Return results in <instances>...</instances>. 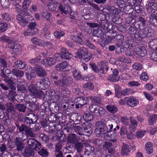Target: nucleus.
<instances>
[{"label": "nucleus", "instance_id": "nucleus-1", "mask_svg": "<svg viewBox=\"0 0 157 157\" xmlns=\"http://www.w3.org/2000/svg\"><path fill=\"white\" fill-rule=\"evenodd\" d=\"M96 125L97 127L95 130V132L97 136H101L107 130L105 121H98Z\"/></svg>", "mask_w": 157, "mask_h": 157}, {"label": "nucleus", "instance_id": "nucleus-2", "mask_svg": "<svg viewBox=\"0 0 157 157\" xmlns=\"http://www.w3.org/2000/svg\"><path fill=\"white\" fill-rule=\"evenodd\" d=\"M90 112L97 116H100L104 114V110L100 106L94 103L90 104L89 107Z\"/></svg>", "mask_w": 157, "mask_h": 157}, {"label": "nucleus", "instance_id": "nucleus-3", "mask_svg": "<svg viewBox=\"0 0 157 157\" xmlns=\"http://www.w3.org/2000/svg\"><path fill=\"white\" fill-rule=\"evenodd\" d=\"M26 116L28 117L24 118V121L25 123L29 125L34 124L38 119L37 115L33 113H27Z\"/></svg>", "mask_w": 157, "mask_h": 157}, {"label": "nucleus", "instance_id": "nucleus-4", "mask_svg": "<svg viewBox=\"0 0 157 157\" xmlns=\"http://www.w3.org/2000/svg\"><path fill=\"white\" fill-rule=\"evenodd\" d=\"M27 145L29 147L36 151L41 147L40 144L33 138L30 139L28 140Z\"/></svg>", "mask_w": 157, "mask_h": 157}, {"label": "nucleus", "instance_id": "nucleus-5", "mask_svg": "<svg viewBox=\"0 0 157 157\" xmlns=\"http://www.w3.org/2000/svg\"><path fill=\"white\" fill-rule=\"evenodd\" d=\"M74 103L76 104V107L78 108L86 104L88 101V98L86 97L76 98L74 99Z\"/></svg>", "mask_w": 157, "mask_h": 157}, {"label": "nucleus", "instance_id": "nucleus-6", "mask_svg": "<svg viewBox=\"0 0 157 157\" xmlns=\"http://www.w3.org/2000/svg\"><path fill=\"white\" fill-rule=\"evenodd\" d=\"M50 84L49 79L45 78L40 80L39 82H37L36 85L38 87L43 89L47 88Z\"/></svg>", "mask_w": 157, "mask_h": 157}, {"label": "nucleus", "instance_id": "nucleus-7", "mask_svg": "<svg viewBox=\"0 0 157 157\" xmlns=\"http://www.w3.org/2000/svg\"><path fill=\"white\" fill-rule=\"evenodd\" d=\"M79 51L84 55L82 59L85 62H87L92 58L91 54L88 53V51L86 48L84 47L81 48H80Z\"/></svg>", "mask_w": 157, "mask_h": 157}, {"label": "nucleus", "instance_id": "nucleus-8", "mask_svg": "<svg viewBox=\"0 0 157 157\" xmlns=\"http://www.w3.org/2000/svg\"><path fill=\"white\" fill-rule=\"evenodd\" d=\"M59 9L62 14H66L68 13H70L71 12V7L67 4H65L63 6L59 3Z\"/></svg>", "mask_w": 157, "mask_h": 157}, {"label": "nucleus", "instance_id": "nucleus-9", "mask_svg": "<svg viewBox=\"0 0 157 157\" xmlns=\"http://www.w3.org/2000/svg\"><path fill=\"white\" fill-rule=\"evenodd\" d=\"M151 16L153 18H150L149 21L150 23L155 26H157V9L153 10L151 12Z\"/></svg>", "mask_w": 157, "mask_h": 157}, {"label": "nucleus", "instance_id": "nucleus-10", "mask_svg": "<svg viewBox=\"0 0 157 157\" xmlns=\"http://www.w3.org/2000/svg\"><path fill=\"white\" fill-rule=\"evenodd\" d=\"M17 90L25 91L26 90V86L27 83L26 81L23 79H21L17 82Z\"/></svg>", "mask_w": 157, "mask_h": 157}, {"label": "nucleus", "instance_id": "nucleus-11", "mask_svg": "<svg viewBox=\"0 0 157 157\" xmlns=\"http://www.w3.org/2000/svg\"><path fill=\"white\" fill-rule=\"evenodd\" d=\"M126 103L128 106L134 107L138 103V101L135 98L133 97H127Z\"/></svg>", "mask_w": 157, "mask_h": 157}, {"label": "nucleus", "instance_id": "nucleus-12", "mask_svg": "<svg viewBox=\"0 0 157 157\" xmlns=\"http://www.w3.org/2000/svg\"><path fill=\"white\" fill-rule=\"evenodd\" d=\"M61 58L62 59H69L71 58L72 55L65 48H62L61 50Z\"/></svg>", "mask_w": 157, "mask_h": 157}, {"label": "nucleus", "instance_id": "nucleus-13", "mask_svg": "<svg viewBox=\"0 0 157 157\" xmlns=\"http://www.w3.org/2000/svg\"><path fill=\"white\" fill-rule=\"evenodd\" d=\"M31 41L33 44L42 47L47 46L50 44L49 42L44 41L36 37L32 38Z\"/></svg>", "mask_w": 157, "mask_h": 157}, {"label": "nucleus", "instance_id": "nucleus-14", "mask_svg": "<svg viewBox=\"0 0 157 157\" xmlns=\"http://www.w3.org/2000/svg\"><path fill=\"white\" fill-rule=\"evenodd\" d=\"M16 19L18 23L22 26H25L28 24L26 18L21 14H18L16 16Z\"/></svg>", "mask_w": 157, "mask_h": 157}, {"label": "nucleus", "instance_id": "nucleus-15", "mask_svg": "<svg viewBox=\"0 0 157 157\" xmlns=\"http://www.w3.org/2000/svg\"><path fill=\"white\" fill-rule=\"evenodd\" d=\"M68 63L67 62H64L57 64L56 68L58 71H66L68 70Z\"/></svg>", "mask_w": 157, "mask_h": 157}, {"label": "nucleus", "instance_id": "nucleus-16", "mask_svg": "<svg viewBox=\"0 0 157 157\" xmlns=\"http://www.w3.org/2000/svg\"><path fill=\"white\" fill-rule=\"evenodd\" d=\"M119 45L125 48H128L130 44L124 41V37L121 34H118V46Z\"/></svg>", "mask_w": 157, "mask_h": 157}, {"label": "nucleus", "instance_id": "nucleus-17", "mask_svg": "<svg viewBox=\"0 0 157 157\" xmlns=\"http://www.w3.org/2000/svg\"><path fill=\"white\" fill-rule=\"evenodd\" d=\"M26 66V63L21 60L16 61L13 65L14 68L20 69L24 68Z\"/></svg>", "mask_w": 157, "mask_h": 157}, {"label": "nucleus", "instance_id": "nucleus-18", "mask_svg": "<svg viewBox=\"0 0 157 157\" xmlns=\"http://www.w3.org/2000/svg\"><path fill=\"white\" fill-rule=\"evenodd\" d=\"M146 31L145 29L141 30L135 35V38L138 40H140L147 36Z\"/></svg>", "mask_w": 157, "mask_h": 157}, {"label": "nucleus", "instance_id": "nucleus-19", "mask_svg": "<svg viewBox=\"0 0 157 157\" xmlns=\"http://www.w3.org/2000/svg\"><path fill=\"white\" fill-rule=\"evenodd\" d=\"M136 53L141 57L145 56L147 54V50L144 47H140L136 49Z\"/></svg>", "mask_w": 157, "mask_h": 157}, {"label": "nucleus", "instance_id": "nucleus-20", "mask_svg": "<svg viewBox=\"0 0 157 157\" xmlns=\"http://www.w3.org/2000/svg\"><path fill=\"white\" fill-rule=\"evenodd\" d=\"M56 63V60L53 58L47 57L43 61L44 63L46 66H51L54 64Z\"/></svg>", "mask_w": 157, "mask_h": 157}, {"label": "nucleus", "instance_id": "nucleus-21", "mask_svg": "<svg viewBox=\"0 0 157 157\" xmlns=\"http://www.w3.org/2000/svg\"><path fill=\"white\" fill-rule=\"evenodd\" d=\"M37 74L40 77H44L46 75V71L40 66H38L35 68Z\"/></svg>", "mask_w": 157, "mask_h": 157}, {"label": "nucleus", "instance_id": "nucleus-22", "mask_svg": "<svg viewBox=\"0 0 157 157\" xmlns=\"http://www.w3.org/2000/svg\"><path fill=\"white\" fill-rule=\"evenodd\" d=\"M70 93V90L67 89H66L64 90H63L61 91V92H59V93H57L56 96L55 97V99L57 100H59L60 97L62 96H65L67 94H69Z\"/></svg>", "mask_w": 157, "mask_h": 157}, {"label": "nucleus", "instance_id": "nucleus-23", "mask_svg": "<svg viewBox=\"0 0 157 157\" xmlns=\"http://www.w3.org/2000/svg\"><path fill=\"white\" fill-rule=\"evenodd\" d=\"M82 35L81 33H78L77 36H72L71 38L72 40L75 41L77 43L79 44H83L84 41L82 39Z\"/></svg>", "mask_w": 157, "mask_h": 157}, {"label": "nucleus", "instance_id": "nucleus-24", "mask_svg": "<svg viewBox=\"0 0 157 157\" xmlns=\"http://www.w3.org/2000/svg\"><path fill=\"white\" fill-rule=\"evenodd\" d=\"M15 143L17 146V150L18 151L21 150L24 147V144L21 141L20 137H17L15 140Z\"/></svg>", "mask_w": 157, "mask_h": 157}, {"label": "nucleus", "instance_id": "nucleus-25", "mask_svg": "<svg viewBox=\"0 0 157 157\" xmlns=\"http://www.w3.org/2000/svg\"><path fill=\"white\" fill-rule=\"evenodd\" d=\"M51 1L47 5L49 10L52 11H54L56 9V6H55V3H58L59 0H49Z\"/></svg>", "mask_w": 157, "mask_h": 157}, {"label": "nucleus", "instance_id": "nucleus-26", "mask_svg": "<svg viewBox=\"0 0 157 157\" xmlns=\"http://www.w3.org/2000/svg\"><path fill=\"white\" fill-rule=\"evenodd\" d=\"M123 144V145L122 147V149L121 151V154L122 155H128L129 154L130 149L128 145L124 143Z\"/></svg>", "mask_w": 157, "mask_h": 157}, {"label": "nucleus", "instance_id": "nucleus-27", "mask_svg": "<svg viewBox=\"0 0 157 157\" xmlns=\"http://www.w3.org/2000/svg\"><path fill=\"white\" fill-rule=\"evenodd\" d=\"M38 31L37 29H29L24 31V34L25 36H27L34 35L38 33Z\"/></svg>", "mask_w": 157, "mask_h": 157}, {"label": "nucleus", "instance_id": "nucleus-28", "mask_svg": "<svg viewBox=\"0 0 157 157\" xmlns=\"http://www.w3.org/2000/svg\"><path fill=\"white\" fill-rule=\"evenodd\" d=\"M147 11L149 13L151 11L152 12L153 10L157 9V3L154 2L148 3L147 7Z\"/></svg>", "mask_w": 157, "mask_h": 157}, {"label": "nucleus", "instance_id": "nucleus-29", "mask_svg": "<svg viewBox=\"0 0 157 157\" xmlns=\"http://www.w3.org/2000/svg\"><path fill=\"white\" fill-rule=\"evenodd\" d=\"M22 153L23 155L26 157H29L34 155L33 151L27 148H25L22 152Z\"/></svg>", "mask_w": 157, "mask_h": 157}, {"label": "nucleus", "instance_id": "nucleus-30", "mask_svg": "<svg viewBox=\"0 0 157 157\" xmlns=\"http://www.w3.org/2000/svg\"><path fill=\"white\" fill-rule=\"evenodd\" d=\"M118 75V71L116 69H114L113 72V75L112 76H109L108 77L109 80L113 82L117 81Z\"/></svg>", "mask_w": 157, "mask_h": 157}, {"label": "nucleus", "instance_id": "nucleus-31", "mask_svg": "<svg viewBox=\"0 0 157 157\" xmlns=\"http://www.w3.org/2000/svg\"><path fill=\"white\" fill-rule=\"evenodd\" d=\"M6 110L8 113H12L13 114H15L16 111L14 107V105L10 103L6 104Z\"/></svg>", "mask_w": 157, "mask_h": 157}, {"label": "nucleus", "instance_id": "nucleus-32", "mask_svg": "<svg viewBox=\"0 0 157 157\" xmlns=\"http://www.w3.org/2000/svg\"><path fill=\"white\" fill-rule=\"evenodd\" d=\"M13 74L17 77H22L24 75L23 71L13 69L12 70Z\"/></svg>", "mask_w": 157, "mask_h": 157}, {"label": "nucleus", "instance_id": "nucleus-33", "mask_svg": "<svg viewBox=\"0 0 157 157\" xmlns=\"http://www.w3.org/2000/svg\"><path fill=\"white\" fill-rule=\"evenodd\" d=\"M41 16L43 18L49 21H50L52 18L51 13L46 11L43 12L41 13Z\"/></svg>", "mask_w": 157, "mask_h": 157}, {"label": "nucleus", "instance_id": "nucleus-34", "mask_svg": "<svg viewBox=\"0 0 157 157\" xmlns=\"http://www.w3.org/2000/svg\"><path fill=\"white\" fill-rule=\"evenodd\" d=\"M10 48L15 53L21 50L20 44L16 43L12 44Z\"/></svg>", "mask_w": 157, "mask_h": 157}, {"label": "nucleus", "instance_id": "nucleus-35", "mask_svg": "<svg viewBox=\"0 0 157 157\" xmlns=\"http://www.w3.org/2000/svg\"><path fill=\"white\" fill-rule=\"evenodd\" d=\"M94 148L91 146L88 145L86 147L84 153L86 155H89L91 153H93Z\"/></svg>", "mask_w": 157, "mask_h": 157}, {"label": "nucleus", "instance_id": "nucleus-36", "mask_svg": "<svg viewBox=\"0 0 157 157\" xmlns=\"http://www.w3.org/2000/svg\"><path fill=\"white\" fill-rule=\"evenodd\" d=\"M73 74L74 78L76 79L79 80L82 78L80 72L76 69H73Z\"/></svg>", "mask_w": 157, "mask_h": 157}, {"label": "nucleus", "instance_id": "nucleus-37", "mask_svg": "<svg viewBox=\"0 0 157 157\" xmlns=\"http://www.w3.org/2000/svg\"><path fill=\"white\" fill-rule=\"evenodd\" d=\"M146 150L148 154H151L153 152L152 145L151 143L147 142L145 144Z\"/></svg>", "mask_w": 157, "mask_h": 157}, {"label": "nucleus", "instance_id": "nucleus-38", "mask_svg": "<svg viewBox=\"0 0 157 157\" xmlns=\"http://www.w3.org/2000/svg\"><path fill=\"white\" fill-rule=\"evenodd\" d=\"M127 31L128 33L133 34L136 33L137 30L135 26L128 25L127 27Z\"/></svg>", "mask_w": 157, "mask_h": 157}, {"label": "nucleus", "instance_id": "nucleus-39", "mask_svg": "<svg viewBox=\"0 0 157 157\" xmlns=\"http://www.w3.org/2000/svg\"><path fill=\"white\" fill-rule=\"evenodd\" d=\"M15 109L19 112L24 113L25 111L26 106L23 104H18L16 105Z\"/></svg>", "mask_w": 157, "mask_h": 157}, {"label": "nucleus", "instance_id": "nucleus-40", "mask_svg": "<svg viewBox=\"0 0 157 157\" xmlns=\"http://www.w3.org/2000/svg\"><path fill=\"white\" fill-rule=\"evenodd\" d=\"M2 18H0V22L1 21H9L10 20L11 17L7 13H4L2 15Z\"/></svg>", "mask_w": 157, "mask_h": 157}, {"label": "nucleus", "instance_id": "nucleus-41", "mask_svg": "<svg viewBox=\"0 0 157 157\" xmlns=\"http://www.w3.org/2000/svg\"><path fill=\"white\" fill-rule=\"evenodd\" d=\"M28 90L31 94L34 96L38 90L36 86L33 84H31L28 87Z\"/></svg>", "mask_w": 157, "mask_h": 157}, {"label": "nucleus", "instance_id": "nucleus-42", "mask_svg": "<svg viewBox=\"0 0 157 157\" xmlns=\"http://www.w3.org/2000/svg\"><path fill=\"white\" fill-rule=\"evenodd\" d=\"M157 120V115H154L150 117L148 119L149 124L150 125H153Z\"/></svg>", "mask_w": 157, "mask_h": 157}, {"label": "nucleus", "instance_id": "nucleus-43", "mask_svg": "<svg viewBox=\"0 0 157 157\" xmlns=\"http://www.w3.org/2000/svg\"><path fill=\"white\" fill-rule=\"evenodd\" d=\"M123 10L125 13L130 14L132 13L134 10L132 7L129 6H128L123 9Z\"/></svg>", "mask_w": 157, "mask_h": 157}, {"label": "nucleus", "instance_id": "nucleus-44", "mask_svg": "<svg viewBox=\"0 0 157 157\" xmlns=\"http://www.w3.org/2000/svg\"><path fill=\"white\" fill-rule=\"evenodd\" d=\"M83 88L87 90H93L94 88V85L93 83L89 82L84 84Z\"/></svg>", "mask_w": 157, "mask_h": 157}, {"label": "nucleus", "instance_id": "nucleus-45", "mask_svg": "<svg viewBox=\"0 0 157 157\" xmlns=\"http://www.w3.org/2000/svg\"><path fill=\"white\" fill-rule=\"evenodd\" d=\"M83 147V145L81 142H78L76 143L75 145V149H76L77 151L79 153H80L82 151Z\"/></svg>", "mask_w": 157, "mask_h": 157}, {"label": "nucleus", "instance_id": "nucleus-46", "mask_svg": "<svg viewBox=\"0 0 157 157\" xmlns=\"http://www.w3.org/2000/svg\"><path fill=\"white\" fill-rule=\"evenodd\" d=\"M58 91H55L54 90L52 89L49 90L48 91L49 96L52 97V98L55 100H56L55 99V97L56 96L57 93H59Z\"/></svg>", "mask_w": 157, "mask_h": 157}, {"label": "nucleus", "instance_id": "nucleus-47", "mask_svg": "<svg viewBox=\"0 0 157 157\" xmlns=\"http://www.w3.org/2000/svg\"><path fill=\"white\" fill-rule=\"evenodd\" d=\"M91 101L94 103H100L101 102V98L98 96H90L89 97Z\"/></svg>", "mask_w": 157, "mask_h": 157}, {"label": "nucleus", "instance_id": "nucleus-48", "mask_svg": "<svg viewBox=\"0 0 157 157\" xmlns=\"http://www.w3.org/2000/svg\"><path fill=\"white\" fill-rule=\"evenodd\" d=\"M65 34L64 32L62 31H56L54 33L55 37L56 38H59Z\"/></svg>", "mask_w": 157, "mask_h": 157}, {"label": "nucleus", "instance_id": "nucleus-49", "mask_svg": "<svg viewBox=\"0 0 157 157\" xmlns=\"http://www.w3.org/2000/svg\"><path fill=\"white\" fill-rule=\"evenodd\" d=\"M106 108L109 111L112 113L117 111V108L113 105H108L106 106Z\"/></svg>", "mask_w": 157, "mask_h": 157}, {"label": "nucleus", "instance_id": "nucleus-50", "mask_svg": "<svg viewBox=\"0 0 157 157\" xmlns=\"http://www.w3.org/2000/svg\"><path fill=\"white\" fill-rule=\"evenodd\" d=\"M68 140L71 144L74 143L76 140V136L75 134H71L68 137Z\"/></svg>", "mask_w": 157, "mask_h": 157}, {"label": "nucleus", "instance_id": "nucleus-51", "mask_svg": "<svg viewBox=\"0 0 157 157\" xmlns=\"http://www.w3.org/2000/svg\"><path fill=\"white\" fill-rule=\"evenodd\" d=\"M0 2L3 8H7L9 7L10 3L8 0H0Z\"/></svg>", "mask_w": 157, "mask_h": 157}, {"label": "nucleus", "instance_id": "nucleus-52", "mask_svg": "<svg viewBox=\"0 0 157 157\" xmlns=\"http://www.w3.org/2000/svg\"><path fill=\"white\" fill-rule=\"evenodd\" d=\"M8 28L7 25L4 23L0 22V33L5 31Z\"/></svg>", "mask_w": 157, "mask_h": 157}, {"label": "nucleus", "instance_id": "nucleus-53", "mask_svg": "<svg viewBox=\"0 0 157 157\" xmlns=\"http://www.w3.org/2000/svg\"><path fill=\"white\" fill-rule=\"evenodd\" d=\"M130 121L131 124L135 128H136L137 126V121L136 120V118L133 117H130Z\"/></svg>", "mask_w": 157, "mask_h": 157}, {"label": "nucleus", "instance_id": "nucleus-54", "mask_svg": "<svg viewBox=\"0 0 157 157\" xmlns=\"http://www.w3.org/2000/svg\"><path fill=\"white\" fill-rule=\"evenodd\" d=\"M117 133L114 131H111V135L110 140L114 143L117 141V139H115L117 137Z\"/></svg>", "mask_w": 157, "mask_h": 157}, {"label": "nucleus", "instance_id": "nucleus-55", "mask_svg": "<svg viewBox=\"0 0 157 157\" xmlns=\"http://www.w3.org/2000/svg\"><path fill=\"white\" fill-rule=\"evenodd\" d=\"M25 134L27 136H29L32 137H34L35 136V134L33 133L32 129L29 128L27 129L25 131Z\"/></svg>", "mask_w": 157, "mask_h": 157}, {"label": "nucleus", "instance_id": "nucleus-56", "mask_svg": "<svg viewBox=\"0 0 157 157\" xmlns=\"http://www.w3.org/2000/svg\"><path fill=\"white\" fill-rule=\"evenodd\" d=\"M83 118L86 122L91 121L93 119V117L89 113H85L83 115Z\"/></svg>", "mask_w": 157, "mask_h": 157}, {"label": "nucleus", "instance_id": "nucleus-57", "mask_svg": "<svg viewBox=\"0 0 157 157\" xmlns=\"http://www.w3.org/2000/svg\"><path fill=\"white\" fill-rule=\"evenodd\" d=\"M42 33L44 35V36H48L50 34V32L46 26L44 27L42 31Z\"/></svg>", "mask_w": 157, "mask_h": 157}, {"label": "nucleus", "instance_id": "nucleus-58", "mask_svg": "<svg viewBox=\"0 0 157 157\" xmlns=\"http://www.w3.org/2000/svg\"><path fill=\"white\" fill-rule=\"evenodd\" d=\"M149 56L151 59L157 62V52H151L150 53Z\"/></svg>", "mask_w": 157, "mask_h": 157}, {"label": "nucleus", "instance_id": "nucleus-59", "mask_svg": "<svg viewBox=\"0 0 157 157\" xmlns=\"http://www.w3.org/2000/svg\"><path fill=\"white\" fill-rule=\"evenodd\" d=\"M145 131H138L136 132V136L137 138H141L145 134Z\"/></svg>", "mask_w": 157, "mask_h": 157}, {"label": "nucleus", "instance_id": "nucleus-60", "mask_svg": "<svg viewBox=\"0 0 157 157\" xmlns=\"http://www.w3.org/2000/svg\"><path fill=\"white\" fill-rule=\"evenodd\" d=\"M133 68L136 70L140 71L142 69V65L140 63H136L132 65Z\"/></svg>", "mask_w": 157, "mask_h": 157}, {"label": "nucleus", "instance_id": "nucleus-61", "mask_svg": "<svg viewBox=\"0 0 157 157\" xmlns=\"http://www.w3.org/2000/svg\"><path fill=\"white\" fill-rule=\"evenodd\" d=\"M74 129L75 132L78 133L79 135H83L82 133V129L81 127L76 126L75 127Z\"/></svg>", "mask_w": 157, "mask_h": 157}, {"label": "nucleus", "instance_id": "nucleus-62", "mask_svg": "<svg viewBox=\"0 0 157 157\" xmlns=\"http://www.w3.org/2000/svg\"><path fill=\"white\" fill-rule=\"evenodd\" d=\"M140 78L141 79L145 81L148 79V77L147 74L145 72H144L140 75Z\"/></svg>", "mask_w": 157, "mask_h": 157}, {"label": "nucleus", "instance_id": "nucleus-63", "mask_svg": "<svg viewBox=\"0 0 157 157\" xmlns=\"http://www.w3.org/2000/svg\"><path fill=\"white\" fill-rule=\"evenodd\" d=\"M38 153L40 155L43 157L47 156L48 154V153L47 150L44 148L41 149Z\"/></svg>", "mask_w": 157, "mask_h": 157}, {"label": "nucleus", "instance_id": "nucleus-64", "mask_svg": "<svg viewBox=\"0 0 157 157\" xmlns=\"http://www.w3.org/2000/svg\"><path fill=\"white\" fill-rule=\"evenodd\" d=\"M99 69H106L107 71L108 70V68L106 66V64L104 63L101 62L99 63L98 67Z\"/></svg>", "mask_w": 157, "mask_h": 157}]
</instances>
